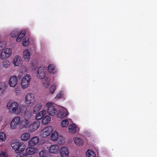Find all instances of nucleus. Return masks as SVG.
<instances>
[{"label": "nucleus", "mask_w": 157, "mask_h": 157, "mask_svg": "<svg viewBox=\"0 0 157 157\" xmlns=\"http://www.w3.org/2000/svg\"><path fill=\"white\" fill-rule=\"evenodd\" d=\"M31 55L29 50L25 49L23 50L22 56L25 61L26 62L29 61L30 59Z\"/></svg>", "instance_id": "obj_15"}, {"label": "nucleus", "mask_w": 157, "mask_h": 157, "mask_svg": "<svg viewBox=\"0 0 157 157\" xmlns=\"http://www.w3.org/2000/svg\"><path fill=\"white\" fill-rule=\"evenodd\" d=\"M35 100L34 95L32 93H27L25 98L24 102L28 106L33 105L35 102Z\"/></svg>", "instance_id": "obj_4"}, {"label": "nucleus", "mask_w": 157, "mask_h": 157, "mask_svg": "<svg viewBox=\"0 0 157 157\" xmlns=\"http://www.w3.org/2000/svg\"><path fill=\"white\" fill-rule=\"evenodd\" d=\"M42 105L41 103H38L35 105L33 109V112L34 114H36L42 108Z\"/></svg>", "instance_id": "obj_25"}, {"label": "nucleus", "mask_w": 157, "mask_h": 157, "mask_svg": "<svg viewBox=\"0 0 157 157\" xmlns=\"http://www.w3.org/2000/svg\"><path fill=\"white\" fill-rule=\"evenodd\" d=\"M6 136L4 132H0V140L2 141H4L6 140Z\"/></svg>", "instance_id": "obj_41"}, {"label": "nucleus", "mask_w": 157, "mask_h": 157, "mask_svg": "<svg viewBox=\"0 0 157 157\" xmlns=\"http://www.w3.org/2000/svg\"><path fill=\"white\" fill-rule=\"evenodd\" d=\"M47 69L48 72L50 74H54L57 72L55 66L53 64L49 65Z\"/></svg>", "instance_id": "obj_23"}, {"label": "nucleus", "mask_w": 157, "mask_h": 157, "mask_svg": "<svg viewBox=\"0 0 157 157\" xmlns=\"http://www.w3.org/2000/svg\"><path fill=\"white\" fill-rule=\"evenodd\" d=\"M86 157H96V155L95 152L91 150H88L86 152Z\"/></svg>", "instance_id": "obj_31"}, {"label": "nucleus", "mask_w": 157, "mask_h": 157, "mask_svg": "<svg viewBox=\"0 0 157 157\" xmlns=\"http://www.w3.org/2000/svg\"><path fill=\"white\" fill-rule=\"evenodd\" d=\"M31 135L29 132H26L23 133L21 136V140L23 141H26L30 137Z\"/></svg>", "instance_id": "obj_20"}, {"label": "nucleus", "mask_w": 157, "mask_h": 157, "mask_svg": "<svg viewBox=\"0 0 157 157\" xmlns=\"http://www.w3.org/2000/svg\"><path fill=\"white\" fill-rule=\"evenodd\" d=\"M39 155L41 157H46L49 155V152L46 150H43L39 153Z\"/></svg>", "instance_id": "obj_35"}, {"label": "nucleus", "mask_w": 157, "mask_h": 157, "mask_svg": "<svg viewBox=\"0 0 157 157\" xmlns=\"http://www.w3.org/2000/svg\"><path fill=\"white\" fill-rule=\"evenodd\" d=\"M19 32L17 29H14L10 33V36L11 37H15L18 36Z\"/></svg>", "instance_id": "obj_37"}, {"label": "nucleus", "mask_w": 157, "mask_h": 157, "mask_svg": "<svg viewBox=\"0 0 157 157\" xmlns=\"http://www.w3.org/2000/svg\"><path fill=\"white\" fill-rule=\"evenodd\" d=\"M38 150L36 148L28 147L25 150L26 153L29 155H32L36 153Z\"/></svg>", "instance_id": "obj_19"}, {"label": "nucleus", "mask_w": 157, "mask_h": 157, "mask_svg": "<svg viewBox=\"0 0 157 157\" xmlns=\"http://www.w3.org/2000/svg\"><path fill=\"white\" fill-rule=\"evenodd\" d=\"M59 153L61 157H69V149L66 146L62 147L60 149Z\"/></svg>", "instance_id": "obj_13"}, {"label": "nucleus", "mask_w": 157, "mask_h": 157, "mask_svg": "<svg viewBox=\"0 0 157 157\" xmlns=\"http://www.w3.org/2000/svg\"><path fill=\"white\" fill-rule=\"evenodd\" d=\"M25 30H22L20 33L18 34L16 39L17 42L21 41L25 36Z\"/></svg>", "instance_id": "obj_27"}, {"label": "nucleus", "mask_w": 157, "mask_h": 157, "mask_svg": "<svg viewBox=\"0 0 157 157\" xmlns=\"http://www.w3.org/2000/svg\"><path fill=\"white\" fill-rule=\"evenodd\" d=\"M46 73L47 70L46 68L44 67H40L37 70L36 77L39 79H43L45 78Z\"/></svg>", "instance_id": "obj_6"}, {"label": "nucleus", "mask_w": 157, "mask_h": 157, "mask_svg": "<svg viewBox=\"0 0 157 157\" xmlns=\"http://www.w3.org/2000/svg\"><path fill=\"white\" fill-rule=\"evenodd\" d=\"M77 129L78 128L75 124H70L68 127V132L71 134H74L76 132Z\"/></svg>", "instance_id": "obj_21"}, {"label": "nucleus", "mask_w": 157, "mask_h": 157, "mask_svg": "<svg viewBox=\"0 0 157 157\" xmlns=\"http://www.w3.org/2000/svg\"><path fill=\"white\" fill-rule=\"evenodd\" d=\"M29 40L28 37H25L23 39L22 42V45L24 47H26L29 44Z\"/></svg>", "instance_id": "obj_40"}, {"label": "nucleus", "mask_w": 157, "mask_h": 157, "mask_svg": "<svg viewBox=\"0 0 157 157\" xmlns=\"http://www.w3.org/2000/svg\"><path fill=\"white\" fill-rule=\"evenodd\" d=\"M40 126V122L39 121H34L32 123L31 122L28 128V131L29 132H33L36 130Z\"/></svg>", "instance_id": "obj_10"}, {"label": "nucleus", "mask_w": 157, "mask_h": 157, "mask_svg": "<svg viewBox=\"0 0 157 157\" xmlns=\"http://www.w3.org/2000/svg\"><path fill=\"white\" fill-rule=\"evenodd\" d=\"M28 69L25 66H23L21 67L20 68V73L22 74H25L27 72Z\"/></svg>", "instance_id": "obj_39"}, {"label": "nucleus", "mask_w": 157, "mask_h": 157, "mask_svg": "<svg viewBox=\"0 0 157 157\" xmlns=\"http://www.w3.org/2000/svg\"><path fill=\"white\" fill-rule=\"evenodd\" d=\"M31 123V120L28 118L24 117L21 120L20 127L21 129L28 128L29 125Z\"/></svg>", "instance_id": "obj_9"}, {"label": "nucleus", "mask_w": 157, "mask_h": 157, "mask_svg": "<svg viewBox=\"0 0 157 157\" xmlns=\"http://www.w3.org/2000/svg\"><path fill=\"white\" fill-rule=\"evenodd\" d=\"M20 142L16 140H13L11 143V145L12 148L15 150V152L17 149Z\"/></svg>", "instance_id": "obj_28"}, {"label": "nucleus", "mask_w": 157, "mask_h": 157, "mask_svg": "<svg viewBox=\"0 0 157 157\" xmlns=\"http://www.w3.org/2000/svg\"><path fill=\"white\" fill-rule=\"evenodd\" d=\"M47 111L45 109H43L37 113L35 116V118L36 120H40L46 115Z\"/></svg>", "instance_id": "obj_18"}, {"label": "nucleus", "mask_w": 157, "mask_h": 157, "mask_svg": "<svg viewBox=\"0 0 157 157\" xmlns=\"http://www.w3.org/2000/svg\"><path fill=\"white\" fill-rule=\"evenodd\" d=\"M21 62V58L20 56L16 55L13 58V63L15 66H18Z\"/></svg>", "instance_id": "obj_17"}, {"label": "nucleus", "mask_w": 157, "mask_h": 157, "mask_svg": "<svg viewBox=\"0 0 157 157\" xmlns=\"http://www.w3.org/2000/svg\"><path fill=\"white\" fill-rule=\"evenodd\" d=\"M12 53L11 49L6 48L2 50L0 53V59L3 60L9 58Z\"/></svg>", "instance_id": "obj_8"}, {"label": "nucleus", "mask_w": 157, "mask_h": 157, "mask_svg": "<svg viewBox=\"0 0 157 157\" xmlns=\"http://www.w3.org/2000/svg\"><path fill=\"white\" fill-rule=\"evenodd\" d=\"M53 130L54 128L52 126H46L41 129L40 132V136L42 137L46 138L52 133Z\"/></svg>", "instance_id": "obj_3"}, {"label": "nucleus", "mask_w": 157, "mask_h": 157, "mask_svg": "<svg viewBox=\"0 0 157 157\" xmlns=\"http://www.w3.org/2000/svg\"><path fill=\"white\" fill-rule=\"evenodd\" d=\"M69 124L68 120L66 119L63 120L60 122V125L62 128H67Z\"/></svg>", "instance_id": "obj_34"}, {"label": "nucleus", "mask_w": 157, "mask_h": 157, "mask_svg": "<svg viewBox=\"0 0 157 157\" xmlns=\"http://www.w3.org/2000/svg\"><path fill=\"white\" fill-rule=\"evenodd\" d=\"M51 120V117L48 115H46L42 119L41 123L44 125H46L48 124Z\"/></svg>", "instance_id": "obj_26"}, {"label": "nucleus", "mask_w": 157, "mask_h": 157, "mask_svg": "<svg viewBox=\"0 0 157 157\" xmlns=\"http://www.w3.org/2000/svg\"><path fill=\"white\" fill-rule=\"evenodd\" d=\"M63 96V92L60 91L56 95L55 98L56 99H58L60 98H62Z\"/></svg>", "instance_id": "obj_42"}, {"label": "nucleus", "mask_w": 157, "mask_h": 157, "mask_svg": "<svg viewBox=\"0 0 157 157\" xmlns=\"http://www.w3.org/2000/svg\"><path fill=\"white\" fill-rule=\"evenodd\" d=\"M69 114V112L65 108L62 107L61 109L57 114V117L62 118L66 117Z\"/></svg>", "instance_id": "obj_12"}, {"label": "nucleus", "mask_w": 157, "mask_h": 157, "mask_svg": "<svg viewBox=\"0 0 157 157\" xmlns=\"http://www.w3.org/2000/svg\"><path fill=\"white\" fill-rule=\"evenodd\" d=\"M6 108L10 113L16 115H19L24 112L27 109L25 105L20 104L16 101L8 102L6 105Z\"/></svg>", "instance_id": "obj_1"}, {"label": "nucleus", "mask_w": 157, "mask_h": 157, "mask_svg": "<svg viewBox=\"0 0 157 157\" xmlns=\"http://www.w3.org/2000/svg\"><path fill=\"white\" fill-rule=\"evenodd\" d=\"M58 143L60 145H63L65 143V138L62 135H59L58 138Z\"/></svg>", "instance_id": "obj_36"}, {"label": "nucleus", "mask_w": 157, "mask_h": 157, "mask_svg": "<svg viewBox=\"0 0 157 157\" xmlns=\"http://www.w3.org/2000/svg\"><path fill=\"white\" fill-rule=\"evenodd\" d=\"M15 93L16 95H18L20 94V91L19 90H17L16 89H15Z\"/></svg>", "instance_id": "obj_44"}, {"label": "nucleus", "mask_w": 157, "mask_h": 157, "mask_svg": "<svg viewBox=\"0 0 157 157\" xmlns=\"http://www.w3.org/2000/svg\"><path fill=\"white\" fill-rule=\"evenodd\" d=\"M36 66L35 67V69H36Z\"/></svg>", "instance_id": "obj_46"}, {"label": "nucleus", "mask_w": 157, "mask_h": 157, "mask_svg": "<svg viewBox=\"0 0 157 157\" xmlns=\"http://www.w3.org/2000/svg\"><path fill=\"white\" fill-rule=\"evenodd\" d=\"M21 118L18 116L14 117L11 121L10 124V128L11 130L16 129L17 126L20 124Z\"/></svg>", "instance_id": "obj_7"}, {"label": "nucleus", "mask_w": 157, "mask_h": 157, "mask_svg": "<svg viewBox=\"0 0 157 157\" xmlns=\"http://www.w3.org/2000/svg\"><path fill=\"white\" fill-rule=\"evenodd\" d=\"M25 148V145L22 142H20L18 145V147L16 150V152L19 153L23 152Z\"/></svg>", "instance_id": "obj_22"}, {"label": "nucleus", "mask_w": 157, "mask_h": 157, "mask_svg": "<svg viewBox=\"0 0 157 157\" xmlns=\"http://www.w3.org/2000/svg\"><path fill=\"white\" fill-rule=\"evenodd\" d=\"M10 63L8 60L5 59L2 62V66L4 68L6 69L10 66Z\"/></svg>", "instance_id": "obj_30"}, {"label": "nucleus", "mask_w": 157, "mask_h": 157, "mask_svg": "<svg viewBox=\"0 0 157 157\" xmlns=\"http://www.w3.org/2000/svg\"><path fill=\"white\" fill-rule=\"evenodd\" d=\"M31 81V76L29 74L24 76L21 81V86L23 89L28 88L30 85Z\"/></svg>", "instance_id": "obj_2"}, {"label": "nucleus", "mask_w": 157, "mask_h": 157, "mask_svg": "<svg viewBox=\"0 0 157 157\" xmlns=\"http://www.w3.org/2000/svg\"><path fill=\"white\" fill-rule=\"evenodd\" d=\"M59 147L58 144H55L50 146L48 149L49 152L52 154H56L59 149Z\"/></svg>", "instance_id": "obj_16"}, {"label": "nucleus", "mask_w": 157, "mask_h": 157, "mask_svg": "<svg viewBox=\"0 0 157 157\" xmlns=\"http://www.w3.org/2000/svg\"><path fill=\"white\" fill-rule=\"evenodd\" d=\"M74 142L75 144L78 146H82L83 144L82 140L78 137H75L74 138Z\"/></svg>", "instance_id": "obj_29"}, {"label": "nucleus", "mask_w": 157, "mask_h": 157, "mask_svg": "<svg viewBox=\"0 0 157 157\" xmlns=\"http://www.w3.org/2000/svg\"><path fill=\"white\" fill-rule=\"evenodd\" d=\"M2 120V119L1 118H0V123L1 122Z\"/></svg>", "instance_id": "obj_45"}, {"label": "nucleus", "mask_w": 157, "mask_h": 157, "mask_svg": "<svg viewBox=\"0 0 157 157\" xmlns=\"http://www.w3.org/2000/svg\"><path fill=\"white\" fill-rule=\"evenodd\" d=\"M17 78L16 76H12L8 80V84L10 87H14L17 85Z\"/></svg>", "instance_id": "obj_11"}, {"label": "nucleus", "mask_w": 157, "mask_h": 157, "mask_svg": "<svg viewBox=\"0 0 157 157\" xmlns=\"http://www.w3.org/2000/svg\"><path fill=\"white\" fill-rule=\"evenodd\" d=\"M7 155L5 152H2L0 154V157H7Z\"/></svg>", "instance_id": "obj_43"}, {"label": "nucleus", "mask_w": 157, "mask_h": 157, "mask_svg": "<svg viewBox=\"0 0 157 157\" xmlns=\"http://www.w3.org/2000/svg\"><path fill=\"white\" fill-rule=\"evenodd\" d=\"M51 134L50 139L53 141H57L59 137L58 132L56 131H54Z\"/></svg>", "instance_id": "obj_24"}, {"label": "nucleus", "mask_w": 157, "mask_h": 157, "mask_svg": "<svg viewBox=\"0 0 157 157\" xmlns=\"http://www.w3.org/2000/svg\"><path fill=\"white\" fill-rule=\"evenodd\" d=\"M39 138L38 136H35L31 138L28 142V145L29 147L35 146L38 143Z\"/></svg>", "instance_id": "obj_14"}, {"label": "nucleus", "mask_w": 157, "mask_h": 157, "mask_svg": "<svg viewBox=\"0 0 157 157\" xmlns=\"http://www.w3.org/2000/svg\"><path fill=\"white\" fill-rule=\"evenodd\" d=\"M46 106L47 108L48 114L51 116H54L55 115L57 110L53 105V103L52 102H48L46 104Z\"/></svg>", "instance_id": "obj_5"}, {"label": "nucleus", "mask_w": 157, "mask_h": 157, "mask_svg": "<svg viewBox=\"0 0 157 157\" xmlns=\"http://www.w3.org/2000/svg\"><path fill=\"white\" fill-rule=\"evenodd\" d=\"M57 85L55 84H53L51 85L49 88V93L51 94H53L56 88Z\"/></svg>", "instance_id": "obj_38"}, {"label": "nucleus", "mask_w": 157, "mask_h": 157, "mask_svg": "<svg viewBox=\"0 0 157 157\" xmlns=\"http://www.w3.org/2000/svg\"><path fill=\"white\" fill-rule=\"evenodd\" d=\"M49 80L48 78H46L42 81V85L45 88H47L50 85Z\"/></svg>", "instance_id": "obj_32"}, {"label": "nucleus", "mask_w": 157, "mask_h": 157, "mask_svg": "<svg viewBox=\"0 0 157 157\" xmlns=\"http://www.w3.org/2000/svg\"><path fill=\"white\" fill-rule=\"evenodd\" d=\"M6 89V85L3 82L0 83V96L2 95Z\"/></svg>", "instance_id": "obj_33"}]
</instances>
